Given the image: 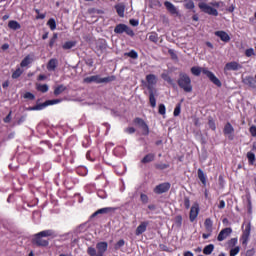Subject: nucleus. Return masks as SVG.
<instances>
[{"label":"nucleus","mask_w":256,"mask_h":256,"mask_svg":"<svg viewBox=\"0 0 256 256\" xmlns=\"http://www.w3.org/2000/svg\"><path fill=\"white\" fill-rule=\"evenodd\" d=\"M191 73L192 75H195L196 77H199L201 75V73H203V75H206V77H208V79L214 84L216 85V87H221L222 83L221 80H219V78H217V76H215V74L207 69H201L199 67H192L191 68Z\"/></svg>","instance_id":"1"},{"label":"nucleus","mask_w":256,"mask_h":256,"mask_svg":"<svg viewBox=\"0 0 256 256\" xmlns=\"http://www.w3.org/2000/svg\"><path fill=\"white\" fill-rule=\"evenodd\" d=\"M178 85L180 89H183V91H185V93H191L193 91V86L191 85V78L185 73H180Z\"/></svg>","instance_id":"2"},{"label":"nucleus","mask_w":256,"mask_h":256,"mask_svg":"<svg viewBox=\"0 0 256 256\" xmlns=\"http://www.w3.org/2000/svg\"><path fill=\"white\" fill-rule=\"evenodd\" d=\"M111 81H115V76L101 78L99 75H94L84 78V83H111Z\"/></svg>","instance_id":"3"},{"label":"nucleus","mask_w":256,"mask_h":256,"mask_svg":"<svg viewBox=\"0 0 256 256\" xmlns=\"http://www.w3.org/2000/svg\"><path fill=\"white\" fill-rule=\"evenodd\" d=\"M114 33L121 35L123 33H126V35H129V37H135V32H133V29L129 28V26L125 24H118L114 28Z\"/></svg>","instance_id":"4"},{"label":"nucleus","mask_w":256,"mask_h":256,"mask_svg":"<svg viewBox=\"0 0 256 256\" xmlns=\"http://www.w3.org/2000/svg\"><path fill=\"white\" fill-rule=\"evenodd\" d=\"M146 85L148 91H157L155 85H157V76L154 74H148L146 76V82L142 81Z\"/></svg>","instance_id":"5"},{"label":"nucleus","mask_w":256,"mask_h":256,"mask_svg":"<svg viewBox=\"0 0 256 256\" xmlns=\"http://www.w3.org/2000/svg\"><path fill=\"white\" fill-rule=\"evenodd\" d=\"M198 6H199V9H201L203 13H207V15H213L214 17H217V15H219V12L217 11V9L209 6V4L205 2L199 3Z\"/></svg>","instance_id":"6"},{"label":"nucleus","mask_w":256,"mask_h":256,"mask_svg":"<svg viewBox=\"0 0 256 256\" xmlns=\"http://www.w3.org/2000/svg\"><path fill=\"white\" fill-rule=\"evenodd\" d=\"M223 133L230 141L235 139V128H233V125H231L229 122L225 124Z\"/></svg>","instance_id":"7"},{"label":"nucleus","mask_w":256,"mask_h":256,"mask_svg":"<svg viewBox=\"0 0 256 256\" xmlns=\"http://www.w3.org/2000/svg\"><path fill=\"white\" fill-rule=\"evenodd\" d=\"M169 189H171V184L169 182H164L154 188V193H156L157 195H161L163 193H167Z\"/></svg>","instance_id":"8"},{"label":"nucleus","mask_w":256,"mask_h":256,"mask_svg":"<svg viewBox=\"0 0 256 256\" xmlns=\"http://www.w3.org/2000/svg\"><path fill=\"white\" fill-rule=\"evenodd\" d=\"M33 243H35V245H38V247H47L49 245V241L43 239V237L39 235V233L34 235Z\"/></svg>","instance_id":"9"},{"label":"nucleus","mask_w":256,"mask_h":256,"mask_svg":"<svg viewBox=\"0 0 256 256\" xmlns=\"http://www.w3.org/2000/svg\"><path fill=\"white\" fill-rule=\"evenodd\" d=\"M231 233H233V229L224 228L218 234L217 240L218 241H225V239H227V237H229V235H231Z\"/></svg>","instance_id":"10"},{"label":"nucleus","mask_w":256,"mask_h":256,"mask_svg":"<svg viewBox=\"0 0 256 256\" xmlns=\"http://www.w3.org/2000/svg\"><path fill=\"white\" fill-rule=\"evenodd\" d=\"M147 227H149V221H143L140 225L136 228L135 235L139 237V235H143L145 231H147Z\"/></svg>","instance_id":"11"},{"label":"nucleus","mask_w":256,"mask_h":256,"mask_svg":"<svg viewBox=\"0 0 256 256\" xmlns=\"http://www.w3.org/2000/svg\"><path fill=\"white\" fill-rule=\"evenodd\" d=\"M199 216V204H194L190 209V221L193 223Z\"/></svg>","instance_id":"12"},{"label":"nucleus","mask_w":256,"mask_h":256,"mask_svg":"<svg viewBox=\"0 0 256 256\" xmlns=\"http://www.w3.org/2000/svg\"><path fill=\"white\" fill-rule=\"evenodd\" d=\"M250 235H251V223H248V224L245 225V229H244L243 235H242L243 245H245V243H247V241L249 240Z\"/></svg>","instance_id":"13"},{"label":"nucleus","mask_w":256,"mask_h":256,"mask_svg":"<svg viewBox=\"0 0 256 256\" xmlns=\"http://www.w3.org/2000/svg\"><path fill=\"white\" fill-rule=\"evenodd\" d=\"M108 247H109V244L107 242H98L96 244V249H97L98 253L102 254V255H105Z\"/></svg>","instance_id":"14"},{"label":"nucleus","mask_w":256,"mask_h":256,"mask_svg":"<svg viewBox=\"0 0 256 256\" xmlns=\"http://www.w3.org/2000/svg\"><path fill=\"white\" fill-rule=\"evenodd\" d=\"M239 69H241V65L237 62H229L224 67V71H239Z\"/></svg>","instance_id":"15"},{"label":"nucleus","mask_w":256,"mask_h":256,"mask_svg":"<svg viewBox=\"0 0 256 256\" xmlns=\"http://www.w3.org/2000/svg\"><path fill=\"white\" fill-rule=\"evenodd\" d=\"M164 6L166 7L167 11L171 13V15H177V13H179L177 11V7H175V5L169 1L164 2Z\"/></svg>","instance_id":"16"},{"label":"nucleus","mask_w":256,"mask_h":256,"mask_svg":"<svg viewBox=\"0 0 256 256\" xmlns=\"http://www.w3.org/2000/svg\"><path fill=\"white\" fill-rule=\"evenodd\" d=\"M215 36L219 37L221 41H224L225 43L231 40V37H229V34H227L225 31H217L215 32Z\"/></svg>","instance_id":"17"},{"label":"nucleus","mask_w":256,"mask_h":256,"mask_svg":"<svg viewBox=\"0 0 256 256\" xmlns=\"http://www.w3.org/2000/svg\"><path fill=\"white\" fill-rule=\"evenodd\" d=\"M38 234L42 237H52V239H54V237H57V233L55 232V230L52 229L41 231Z\"/></svg>","instance_id":"18"},{"label":"nucleus","mask_w":256,"mask_h":256,"mask_svg":"<svg viewBox=\"0 0 256 256\" xmlns=\"http://www.w3.org/2000/svg\"><path fill=\"white\" fill-rule=\"evenodd\" d=\"M45 107H48L47 101L42 104H37L36 106L29 107L28 111H43Z\"/></svg>","instance_id":"19"},{"label":"nucleus","mask_w":256,"mask_h":256,"mask_svg":"<svg viewBox=\"0 0 256 256\" xmlns=\"http://www.w3.org/2000/svg\"><path fill=\"white\" fill-rule=\"evenodd\" d=\"M155 93H157V91H149V101L151 107L153 108L157 107V99H155Z\"/></svg>","instance_id":"20"},{"label":"nucleus","mask_w":256,"mask_h":256,"mask_svg":"<svg viewBox=\"0 0 256 256\" xmlns=\"http://www.w3.org/2000/svg\"><path fill=\"white\" fill-rule=\"evenodd\" d=\"M108 211H113V208L106 207V208L99 209L91 215V218L93 219V217H97V215H103V214L107 213Z\"/></svg>","instance_id":"21"},{"label":"nucleus","mask_w":256,"mask_h":256,"mask_svg":"<svg viewBox=\"0 0 256 256\" xmlns=\"http://www.w3.org/2000/svg\"><path fill=\"white\" fill-rule=\"evenodd\" d=\"M204 227L208 233H212L213 232V220H211L210 218H207L204 222Z\"/></svg>","instance_id":"22"},{"label":"nucleus","mask_w":256,"mask_h":256,"mask_svg":"<svg viewBox=\"0 0 256 256\" xmlns=\"http://www.w3.org/2000/svg\"><path fill=\"white\" fill-rule=\"evenodd\" d=\"M8 27H9V29H12L13 31H17V30L21 29V24H19V22L15 21V20H11L8 23Z\"/></svg>","instance_id":"23"},{"label":"nucleus","mask_w":256,"mask_h":256,"mask_svg":"<svg viewBox=\"0 0 256 256\" xmlns=\"http://www.w3.org/2000/svg\"><path fill=\"white\" fill-rule=\"evenodd\" d=\"M116 12L118 13L119 17H125V6L124 4H117L115 6Z\"/></svg>","instance_id":"24"},{"label":"nucleus","mask_w":256,"mask_h":256,"mask_svg":"<svg viewBox=\"0 0 256 256\" xmlns=\"http://www.w3.org/2000/svg\"><path fill=\"white\" fill-rule=\"evenodd\" d=\"M244 83L246 85H249V87H252V89H255L256 85H255V78H253V76H248L244 79Z\"/></svg>","instance_id":"25"},{"label":"nucleus","mask_w":256,"mask_h":256,"mask_svg":"<svg viewBox=\"0 0 256 256\" xmlns=\"http://www.w3.org/2000/svg\"><path fill=\"white\" fill-rule=\"evenodd\" d=\"M198 178L201 181L202 185H207V176L205 175V172H203L201 169H198Z\"/></svg>","instance_id":"26"},{"label":"nucleus","mask_w":256,"mask_h":256,"mask_svg":"<svg viewBox=\"0 0 256 256\" xmlns=\"http://www.w3.org/2000/svg\"><path fill=\"white\" fill-rule=\"evenodd\" d=\"M48 71H55L57 69V59H51L47 65Z\"/></svg>","instance_id":"27"},{"label":"nucleus","mask_w":256,"mask_h":256,"mask_svg":"<svg viewBox=\"0 0 256 256\" xmlns=\"http://www.w3.org/2000/svg\"><path fill=\"white\" fill-rule=\"evenodd\" d=\"M214 249H215V245L209 244L204 247L203 253H204V255H211L213 253Z\"/></svg>","instance_id":"28"},{"label":"nucleus","mask_w":256,"mask_h":256,"mask_svg":"<svg viewBox=\"0 0 256 256\" xmlns=\"http://www.w3.org/2000/svg\"><path fill=\"white\" fill-rule=\"evenodd\" d=\"M77 45L75 41H67L63 44L62 48L65 50L73 49Z\"/></svg>","instance_id":"29"},{"label":"nucleus","mask_w":256,"mask_h":256,"mask_svg":"<svg viewBox=\"0 0 256 256\" xmlns=\"http://www.w3.org/2000/svg\"><path fill=\"white\" fill-rule=\"evenodd\" d=\"M155 160V154H147L143 159H142V163H151V161Z\"/></svg>","instance_id":"30"},{"label":"nucleus","mask_w":256,"mask_h":256,"mask_svg":"<svg viewBox=\"0 0 256 256\" xmlns=\"http://www.w3.org/2000/svg\"><path fill=\"white\" fill-rule=\"evenodd\" d=\"M183 3L186 9H195V2L193 0H184Z\"/></svg>","instance_id":"31"},{"label":"nucleus","mask_w":256,"mask_h":256,"mask_svg":"<svg viewBox=\"0 0 256 256\" xmlns=\"http://www.w3.org/2000/svg\"><path fill=\"white\" fill-rule=\"evenodd\" d=\"M66 89L67 87H65V85H59L54 89V95H61V93H63V91H66Z\"/></svg>","instance_id":"32"},{"label":"nucleus","mask_w":256,"mask_h":256,"mask_svg":"<svg viewBox=\"0 0 256 256\" xmlns=\"http://www.w3.org/2000/svg\"><path fill=\"white\" fill-rule=\"evenodd\" d=\"M31 56H26L20 63L21 67H27V65H31Z\"/></svg>","instance_id":"33"},{"label":"nucleus","mask_w":256,"mask_h":256,"mask_svg":"<svg viewBox=\"0 0 256 256\" xmlns=\"http://www.w3.org/2000/svg\"><path fill=\"white\" fill-rule=\"evenodd\" d=\"M47 25L51 29V31H55L57 29V22H55V19L51 18L48 20Z\"/></svg>","instance_id":"34"},{"label":"nucleus","mask_w":256,"mask_h":256,"mask_svg":"<svg viewBox=\"0 0 256 256\" xmlns=\"http://www.w3.org/2000/svg\"><path fill=\"white\" fill-rule=\"evenodd\" d=\"M127 57H130L131 59H138L139 54L135 50H131L130 52L125 53Z\"/></svg>","instance_id":"35"},{"label":"nucleus","mask_w":256,"mask_h":256,"mask_svg":"<svg viewBox=\"0 0 256 256\" xmlns=\"http://www.w3.org/2000/svg\"><path fill=\"white\" fill-rule=\"evenodd\" d=\"M21 75H23V70H21V68H17L12 74V79H19Z\"/></svg>","instance_id":"36"},{"label":"nucleus","mask_w":256,"mask_h":256,"mask_svg":"<svg viewBox=\"0 0 256 256\" xmlns=\"http://www.w3.org/2000/svg\"><path fill=\"white\" fill-rule=\"evenodd\" d=\"M37 89L41 91V93H47V91H49V86L47 84H40L37 86Z\"/></svg>","instance_id":"37"},{"label":"nucleus","mask_w":256,"mask_h":256,"mask_svg":"<svg viewBox=\"0 0 256 256\" xmlns=\"http://www.w3.org/2000/svg\"><path fill=\"white\" fill-rule=\"evenodd\" d=\"M161 77L162 79H164V81H167V83H170V85L173 84V79H171V76H169L168 73H165V72L162 73Z\"/></svg>","instance_id":"38"},{"label":"nucleus","mask_w":256,"mask_h":256,"mask_svg":"<svg viewBox=\"0 0 256 256\" xmlns=\"http://www.w3.org/2000/svg\"><path fill=\"white\" fill-rule=\"evenodd\" d=\"M149 41H152V43H157V41H159V36H157V33L152 32L149 35Z\"/></svg>","instance_id":"39"},{"label":"nucleus","mask_w":256,"mask_h":256,"mask_svg":"<svg viewBox=\"0 0 256 256\" xmlns=\"http://www.w3.org/2000/svg\"><path fill=\"white\" fill-rule=\"evenodd\" d=\"M181 115V103H178L174 109V117Z\"/></svg>","instance_id":"40"},{"label":"nucleus","mask_w":256,"mask_h":256,"mask_svg":"<svg viewBox=\"0 0 256 256\" xmlns=\"http://www.w3.org/2000/svg\"><path fill=\"white\" fill-rule=\"evenodd\" d=\"M140 129H142V135H149V126L147 123H144L143 126H140Z\"/></svg>","instance_id":"41"},{"label":"nucleus","mask_w":256,"mask_h":256,"mask_svg":"<svg viewBox=\"0 0 256 256\" xmlns=\"http://www.w3.org/2000/svg\"><path fill=\"white\" fill-rule=\"evenodd\" d=\"M239 251H241V248L239 246H236L235 248H232L230 250V256H236L239 254Z\"/></svg>","instance_id":"42"},{"label":"nucleus","mask_w":256,"mask_h":256,"mask_svg":"<svg viewBox=\"0 0 256 256\" xmlns=\"http://www.w3.org/2000/svg\"><path fill=\"white\" fill-rule=\"evenodd\" d=\"M87 253L89 256H96L97 255V250L93 247H88Z\"/></svg>","instance_id":"43"},{"label":"nucleus","mask_w":256,"mask_h":256,"mask_svg":"<svg viewBox=\"0 0 256 256\" xmlns=\"http://www.w3.org/2000/svg\"><path fill=\"white\" fill-rule=\"evenodd\" d=\"M247 159H248L249 163H253V161H255V153L248 152L247 153Z\"/></svg>","instance_id":"44"},{"label":"nucleus","mask_w":256,"mask_h":256,"mask_svg":"<svg viewBox=\"0 0 256 256\" xmlns=\"http://www.w3.org/2000/svg\"><path fill=\"white\" fill-rule=\"evenodd\" d=\"M166 111H167V109L165 108V105L164 104H160L159 105V109H158V113L160 115H165Z\"/></svg>","instance_id":"45"},{"label":"nucleus","mask_w":256,"mask_h":256,"mask_svg":"<svg viewBox=\"0 0 256 256\" xmlns=\"http://www.w3.org/2000/svg\"><path fill=\"white\" fill-rule=\"evenodd\" d=\"M24 99H30V101H33V99H35V95L31 92H26L24 94Z\"/></svg>","instance_id":"46"},{"label":"nucleus","mask_w":256,"mask_h":256,"mask_svg":"<svg viewBox=\"0 0 256 256\" xmlns=\"http://www.w3.org/2000/svg\"><path fill=\"white\" fill-rule=\"evenodd\" d=\"M245 55L246 57H253V55H255V50H253V48H249L245 51Z\"/></svg>","instance_id":"47"},{"label":"nucleus","mask_w":256,"mask_h":256,"mask_svg":"<svg viewBox=\"0 0 256 256\" xmlns=\"http://www.w3.org/2000/svg\"><path fill=\"white\" fill-rule=\"evenodd\" d=\"M134 123H135L136 125H138V127H142V126L145 124V121H144L143 119H141V118H136V119L134 120Z\"/></svg>","instance_id":"48"},{"label":"nucleus","mask_w":256,"mask_h":256,"mask_svg":"<svg viewBox=\"0 0 256 256\" xmlns=\"http://www.w3.org/2000/svg\"><path fill=\"white\" fill-rule=\"evenodd\" d=\"M48 107L49 105H57V103H61V99H54V100H48L46 101Z\"/></svg>","instance_id":"49"},{"label":"nucleus","mask_w":256,"mask_h":256,"mask_svg":"<svg viewBox=\"0 0 256 256\" xmlns=\"http://www.w3.org/2000/svg\"><path fill=\"white\" fill-rule=\"evenodd\" d=\"M140 200L142 201V203L147 204L149 203V197L146 194H141L140 195Z\"/></svg>","instance_id":"50"},{"label":"nucleus","mask_w":256,"mask_h":256,"mask_svg":"<svg viewBox=\"0 0 256 256\" xmlns=\"http://www.w3.org/2000/svg\"><path fill=\"white\" fill-rule=\"evenodd\" d=\"M125 245V240L121 239L119 240L116 245H115V249H121V247H123Z\"/></svg>","instance_id":"51"},{"label":"nucleus","mask_w":256,"mask_h":256,"mask_svg":"<svg viewBox=\"0 0 256 256\" xmlns=\"http://www.w3.org/2000/svg\"><path fill=\"white\" fill-rule=\"evenodd\" d=\"M57 41V34H54L53 37L51 38L50 42H49V47H53V45H55Z\"/></svg>","instance_id":"52"},{"label":"nucleus","mask_w":256,"mask_h":256,"mask_svg":"<svg viewBox=\"0 0 256 256\" xmlns=\"http://www.w3.org/2000/svg\"><path fill=\"white\" fill-rule=\"evenodd\" d=\"M184 206L186 207V209H189L191 207V200H189L188 197L184 198Z\"/></svg>","instance_id":"53"},{"label":"nucleus","mask_w":256,"mask_h":256,"mask_svg":"<svg viewBox=\"0 0 256 256\" xmlns=\"http://www.w3.org/2000/svg\"><path fill=\"white\" fill-rule=\"evenodd\" d=\"M208 125L212 131H215V129H217V127L215 126V121L213 120H209Z\"/></svg>","instance_id":"54"},{"label":"nucleus","mask_w":256,"mask_h":256,"mask_svg":"<svg viewBox=\"0 0 256 256\" xmlns=\"http://www.w3.org/2000/svg\"><path fill=\"white\" fill-rule=\"evenodd\" d=\"M129 23L132 25V27H137V25H139V20L130 19Z\"/></svg>","instance_id":"55"},{"label":"nucleus","mask_w":256,"mask_h":256,"mask_svg":"<svg viewBox=\"0 0 256 256\" xmlns=\"http://www.w3.org/2000/svg\"><path fill=\"white\" fill-rule=\"evenodd\" d=\"M156 168H157V169H161V170H163V169H168V168H169V165H167V164H157V165H156Z\"/></svg>","instance_id":"56"},{"label":"nucleus","mask_w":256,"mask_h":256,"mask_svg":"<svg viewBox=\"0 0 256 256\" xmlns=\"http://www.w3.org/2000/svg\"><path fill=\"white\" fill-rule=\"evenodd\" d=\"M125 133H128L129 135H133V133H135V128L133 127L126 128Z\"/></svg>","instance_id":"57"},{"label":"nucleus","mask_w":256,"mask_h":256,"mask_svg":"<svg viewBox=\"0 0 256 256\" xmlns=\"http://www.w3.org/2000/svg\"><path fill=\"white\" fill-rule=\"evenodd\" d=\"M236 244H237V238H232V239L229 241V246H230V247H235Z\"/></svg>","instance_id":"58"},{"label":"nucleus","mask_w":256,"mask_h":256,"mask_svg":"<svg viewBox=\"0 0 256 256\" xmlns=\"http://www.w3.org/2000/svg\"><path fill=\"white\" fill-rule=\"evenodd\" d=\"M250 133H251L252 137H256V126L250 127Z\"/></svg>","instance_id":"59"},{"label":"nucleus","mask_w":256,"mask_h":256,"mask_svg":"<svg viewBox=\"0 0 256 256\" xmlns=\"http://www.w3.org/2000/svg\"><path fill=\"white\" fill-rule=\"evenodd\" d=\"M11 111L9 112V114L4 118V123H11Z\"/></svg>","instance_id":"60"},{"label":"nucleus","mask_w":256,"mask_h":256,"mask_svg":"<svg viewBox=\"0 0 256 256\" xmlns=\"http://www.w3.org/2000/svg\"><path fill=\"white\" fill-rule=\"evenodd\" d=\"M219 209H225V202L223 200L220 201L219 205H218Z\"/></svg>","instance_id":"61"},{"label":"nucleus","mask_w":256,"mask_h":256,"mask_svg":"<svg viewBox=\"0 0 256 256\" xmlns=\"http://www.w3.org/2000/svg\"><path fill=\"white\" fill-rule=\"evenodd\" d=\"M203 239H209L211 237V232L202 235Z\"/></svg>","instance_id":"62"},{"label":"nucleus","mask_w":256,"mask_h":256,"mask_svg":"<svg viewBox=\"0 0 256 256\" xmlns=\"http://www.w3.org/2000/svg\"><path fill=\"white\" fill-rule=\"evenodd\" d=\"M45 18V14H38L36 16V19H44Z\"/></svg>","instance_id":"63"},{"label":"nucleus","mask_w":256,"mask_h":256,"mask_svg":"<svg viewBox=\"0 0 256 256\" xmlns=\"http://www.w3.org/2000/svg\"><path fill=\"white\" fill-rule=\"evenodd\" d=\"M184 256H194L191 251H187L184 253Z\"/></svg>","instance_id":"64"}]
</instances>
